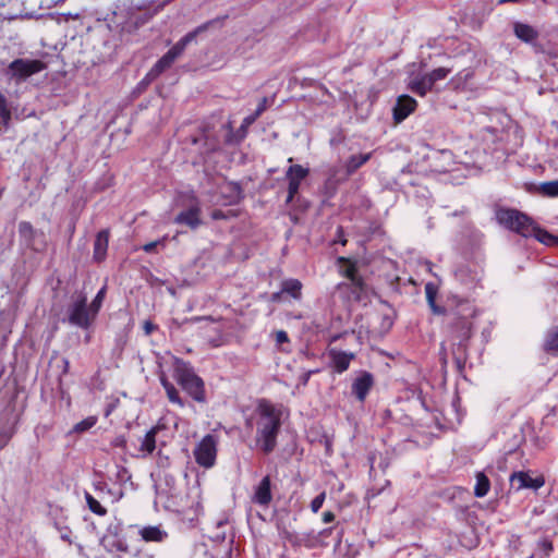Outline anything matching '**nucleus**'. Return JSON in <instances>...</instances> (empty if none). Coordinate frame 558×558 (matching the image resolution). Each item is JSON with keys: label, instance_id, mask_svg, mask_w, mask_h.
I'll use <instances>...</instances> for the list:
<instances>
[{"label": "nucleus", "instance_id": "nucleus-14", "mask_svg": "<svg viewBox=\"0 0 558 558\" xmlns=\"http://www.w3.org/2000/svg\"><path fill=\"white\" fill-rule=\"evenodd\" d=\"M101 544L105 547V549L110 553H126L129 550L126 541L123 537H121L117 532L111 533L110 530L101 538Z\"/></svg>", "mask_w": 558, "mask_h": 558}, {"label": "nucleus", "instance_id": "nucleus-8", "mask_svg": "<svg viewBox=\"0 0 558 558\" xmlns=\"http://www.w3.org/2000/svg\"><path fill=\"white\" fill-rule=\"evenodd\" d=\"M345 277L350 280L348 283H339L337 286V290L341 293H347L350 291L349 300L353 299L355 301L361 300L362 294L365 291V286L363 279L357 275L354 266H350L345 269Z\"/></svg>", "mask_w": 558, "mask_h": 558}, {"label": "nucleus", "instance_id": "nucleus-12", "mask_svg": "<svg viewBox=\"0 0 558 558\" xmlns=\"http://www.w3.org/2000/svg\"><path fill=\"white\" fill-rule=\"evenodd\" d=\"M416 100L408 95H402L398 98L393 108V118L397 122L403 121L414 111Z\"/></svg>", "mask_w": 558, "mask_h": 558}, {"label": "nucleus", "instance_id": "nucleus-40", "mask_svg": "<svg viewBox=\"0 0 558 558\" xmlns=\"http://www.w3.org/2000/svg\"><path fill=\"white\" fill-rule=\"evenodd\" d=\"M539 548L548 556L553 551V543L549 539L544 538L539 542Z\"/></svg>", "mask_w": 558, "mask_h": 558}, {"label": "nucleus", "instance_id": "nucleus-19", "mask_svg": "<svg viewBox=\"0 0 558 558\" xmlns=\"http://www.w3.org/2000/svg\"><path fill=\"white\" fill-rule=\"evenodd\" d=\"M159 427H151L140 440V452L143 457L149 456L156 449V435Z\"/></svg>", "mask_w": 558, "mask_h": 558}, {"label": "nucleus", "instance_id": "nucleus-4", "mask_svg": "<svg viewBox=\"0 0 558 558\" xmlns=\"http://www.w3.org/2000/svg\"><path fill=\"white\" fill-rule=\"evenodd\" d=\"M86 302L87 299L83 293L73 295L72 302L66 310L68 319L71 325L87 329L94 322L96 315L87 306Z\"/></svg>", "mask_w": 558, "mask_h": 558}, {"label": "nucleus", "instance_id": "nucleus-36", "mask_svg": "<svg viewBox=\"0 0 558 558\" xmlns=\"http://www.w3.org/2000/svg\"><path fill=\"white\" fill-rule=\"evenodd\" d=\"M325 498H326V494L325 492L320 493L318 496H316L312 502H311V509L314 513L318 512L319 509L322 508L324 501H325Z\"/></svg>", "mask_w": 558, "mask_h": 558}, {"label": "nucleus", "instance_id": "nucleus-33", "mask_svg": "<svg viewBox=\"0 0 558 558\" xmlns=\"http://www.w3.org/2000/svg\"><path fill=\"white\" fill-rule=\"evenodd\" d=\"M19 233L26 241H31L34 238L35 230L28 221H22L19 225Z\"/></svg>", "mask_w": 558, "mask_h": 558}, {"label": "nucleus", "instance_id": "nucleus-29", "mask_svg": "<svg viewBox=\"0 0 558 558\" xmlns=\"http://www.w3.org/2000/svg\"><path fill=\"white\" fill-rule=\"evenodd\" d=\"M85 499L87 502V506L89 510L98 515H105L107 513V510L105 507L100 505V502L95 499L90 494H85Z\"/></svg>", "mask_w": 558, "mask_h": 558}, {"label": "nucleus", "instance_id": "nucleus-35", "mask_svg": "<svg viewBox=\"0 0 558 558\" xmlns=\"http://www.w3.org/2000/svg\"><path fill=\"white\" fill-rule=\"evenodd\" d=\"M96 422H97L96 417L89 416V417L78 422L74 426V430L77 432V433H82V432L88 430L89 428H92L96 424Z\"/></svg>", "mask_w": 558, "mask_h": 558}, {"label": "nucleus", "instance_id": "nucleus-32", "mask_svg": "<svg viewBox=\"0 0 558 558\" xmlns=\"http://www.w3.org/2000/svg\"><path fill=\"white\" fill-rule=\"evenodd\" d=\"M106 291H107V287L104 286L96 294V296L94 298V300L92 301L90 305H89V308L92 310V312L97 316L101 305H102V302H104V299L106 296Z\"/></svg>", "mask_w": 558, "mask_h": 558}, {"label": "nucleus", "instance_id": "nucleus-41", "mask_svg": "<svg viewBox=\"0 0 558 558\" xmlns=\"http://www.w3.org/2000/svg\"><path fill=\"white\" fill-rule=\"evenodd\" d=\"M289 341V338H288V333L283 330H279L276 332V342L277 344H282L284 342H288Z\"/></svg>", "mask_w": 558, "mask_h": 558}, {"label": "nucleus", "instance_id": "nucleus-18", "mask_svg": "<svg viewBox=\"0 0 558 558\" xmlns=\"http://www.w3.org/2000/svg\"><path fill=\"white\" fill-rule=\"evenodd\" d=\"M513 32L520 40L526 44H533L538 37V32L534 27L520 22L514 23Z\"/></svg>", "mask_w": 558, "mask_h": 558}, {"label": "nucleus", "instance_id": "nucleus-17", "mask_svg": "<svg viewBox=\"0 0 558 558\" xmlns=\"http://www.w3.org/2000/svg\"><path fill=\"white\" fill-rule=\"evenodd\" d=\"M330 357H331L332 367L338 373H343L344 371H347L349 368L350 362L354 359V354L343 352V351L331 350Z\"/></svg>", "mask_w": 558, "mask_h": 558}, {"label": "nucleus", "instance_id": "nucleus-10", "mask_svg": "<svg viewBox=\"0 0 558 558\" xmlns=\"http://www.w3.org/2000/svg\"><path fill=\"white\" fill-rule=\"evenodd\" d=\"M544 483L545 481L542 476L532 477L529 473L522 471L515 472L510 476V484L517 490L524 488H532L536 490L541 488Z\"/></svg>", "mask_w": 558, "mask_h": 558}, {"label": "nucleus", "instance_id": "nucleus-38", "mask_svg": "<svg viewBox=\"0 0 558 558\" xmlns=\"http://www.w3.org/2000/svg\"><path fill=\"white\" fill-rule=\"evenodd\" d=\"M167 240V236H163L162 239L158 240V241H153V242H149V243H146L145 245H143V250L146 252V253H151L155 251V248L157 247V245H163L165 242Z\"/></svg>", "mask_w": 558, "mask_h": 558}, {"label": "nucleus", "instance_id": "nucleus-42", "mask_svg": "<svg viewBox=\"0 0 558 558\" xmlns=\"http://www.w3.org/2000/svg\"><path fill=\"white\" fill-rule=\"evenodd\" d=\"M158 76H151L150 75V70L148 71V73L145 75V77L141 81L140 85L143 86V87H146L147 85H149L153 81H155Z\"/></svg>", "mask_w": 558, "mask_h": 558}, {"label": "nucleus", "instance_id": "nucleus-50", "mask_svg": "<svg viewBox=\"0 0 558 558\" xmlns=\"http://www.w3.org/2000/svg\"><path fill=\"white\" fill-rule=\"evenodd\" d=\"M330 532H331V529H326V530H324V531L322 532V534H323V535H328V534H330Z\"/></svg>", "mask_w": 558, "mask_h": 558}, {"label": "nucleus", "instance_id": "nucleus-31", "mask_svg": "<svg viewBox=\"0 0 558 558\" xmlns=\"http://www.w3.org/2000/svg\"><path fill=\"white\" fill-rule=\"evenodd\" d=\"M451 68L441 66L433 70L432 72L425 74L428 78H430V83L434 85L437 81L444 80L447 77L449 73H451Z\"/></svg>", "mask_w": 558, "mask_h": 558}, {"label": "nucleus", "instance_id": "nucleus-44", "mask_svg": "<svg viewBox=\"0 0 558 558\" xmlns=\"http://www.w3.org/2000/svg\"><path fill=\"white\" fill-rule=\"evenodd\" d=\"M335 520V514L331 511H326L323 513V521L325 523H329Z\"/></svg>", "mask_w": 558, "mask_h": 558}, {"label": "nucleus", "instance_id": "nucleus-51", "mask_svg": "<svg viewBox=\"0 0 558 558\" xmlns=\"http://www.w3.org/2000/svg\"><path fill=\"white\" fill-rule=\"evenodd\" d=\"M308 377H310V374H307L306 376H304V383H306V381H307Z\"/></svg>", "mask_w": 558, "mask_h": 558}, {"label": "nucleus", "instance_id": "nucleus-1", "mask_svg": "<svg viewBox=\"0 0 558 558\" xmlns=\"http://www.w3.org/2000/svg\"><path fill=\"white\" fill-rule=\"evenodd\" d=\"M281 415V410L266 400H262L255 410L256 445L265 453H270L277 446Z\"/></svg>", "mask_w": 558, "mask_h": 558}, {"label": "nucleus", "instance_id": "nucleus-25", "mask_svg": "<svg viewBox=\"0 0 558 558\" xmlns=\"http://www.w3.org/2000/svg\"><path fill=\"white\" fill-rule=\"evenodd\" d=\"M532 236L545 245H555L558 243V239L556 236H554L550 233H548L547 231L541 229L536 223H535V232H533L530 238H532Z\"/></svg>", "mask_w": 558, "mask_h": 558}, {"label": "nucleus", "instance_id": "nucleus-2", "mask_svg": "<svg viewBox=\"0 0 558 558\" xmlns=\"http://www.w3.org/2000/svg\"><path fill=\"white\" fill-rule=\"evenodd\" d=\"M173 377L183 390H185L195 401H205L204 381L195 374L193 367L189 363L175 359Z\"/></svg>", "mask_w": 558, "mask_h": 558}, {"label": "nucleus", "instance_id": "nucleus-23", "mask_svg": "<svg viewBox=\"0 0 558 558\" xmlns=\"http://www.w3.org/2000/svg\"><path fill=\"white\" fill-rule=\"evenodd\" d=\"M160 383H161L163 389L166 390L169 401L174 404H178L179 407L182 408L184 405V403H183L182 399L180 398L179 392L175 389V387L170 381H168L163 376L160 378Z\"/></svg>", "mask_w": 558, "mask_h": 558}, {"label": "nucleus", "instance_id": "nucleus-20", "mask_svg": "<svg viewBox=\"0 0 558 558\" xmlns=\"http://www.w3.org/2000/svg\"><path fill=\"white\" fill-rule=\"evenodd\" d=\"M109 234L108 231L102 230L98 232L94 242V258L101 262L107 254Z\"/></svg>", "mask_w": 558, "mask_h": 558}, {"label": "nucleus", "instance_id": "nucleus-37", "mask_svg": "<svg viewBox=\"0 0 558 558\" xmlns=\"http://www.w3.org/2000/svg\"><path fill=\"white\" fill-rule=\"evenodd\" d=\"M426 298L428 300V303L433 307L435 312H437V308L435 306V290L432 283H427L425 287Z\"/></svg>", "mask_w": 558, "mask_h": 558}, {"label": "nucleus", "instance_id": "nucleus-15", "mask_svg": "<svg viewBox=\"0 0 558 558\" xmlns=\"http://www.w3.org/2000/svg\"><path fill=\"white\" fill-rule=\"evenodd\" d=\"M201 208L197 205L191 206L187 210L180 213L174 221L179 225L189 226L192 229L197 228L202 220L199 218Z\"/></svg>", "mask_w": 558, "mask_h": 558}, {"label": "nucleus", "instance_id": "nucleus-24", "mask_svg": "<svg viewBox=\"0 0 558 558\" xmlns=\"http://www.w3.org/2000/svg\"><path fill=\"white\" fill-rule=\"evenodd\" d=\"M302 283L298 279H288L282 282V292L290 294L295 300L301 298Z\"/></svg>", "mask_w": 558, "mask_h": 558}, {"label": "nucleus", "instance_id": "nucleus-52", "mask_svg": "<svg viewBox=\"0 0 558 558\" xmlns=\"http://www.w3.org/2000/svg\"><path fill=\"white\" fill-rule=\"evenodd\" d=\"M428 270H430V263H426Z\"/></svg>", "mask_w": 558, "mask_h": 558}, {"label": "nucleus", "instance_id": "nucleus-46", "mask_svg": "<svg viewBox=\"0 0 558 558\" xmlns=\"http://www.w3.org/2000/svg\"><path fill=\"white\" fill-rule=\"evenodd\" d=\"M70 536H71V531L70 530L65 529L64 531H61V538L63 541H66V542L71 543Z\"/></svg>", "mask_w": 558, "mask_h": 558}, {"label": "nucleus", "instance_id": "nucleus-48", "mask_svg": "<svg viewBox=\"0 0 558 558\" xmlns=\"http://www.w3.org/2000/svg\"><path fill=\"white\" fill-rule=\"evenodd\" d=\"M145 332L149 335L154 329V325L150 322H146L144 325Z\"/></svg>", "mask_w": 558, "mask_h": 558}, {"label": "nucleus", "instance_id": "nucleus-28", "mask_svg": "<svg viewBox=\"0 0 558 558\" xmlns=\"http://www.w3.org/2000/svg\"><path fill=\"white\" fill-rule=\"evenodd\" d=\"M545 350L558 353V326L547 332Z\"/></svg>", "mask_w": 558, "mask_h": 558}, {"label": "nucleus", "instance_id": "nucleus-43", "mask_svg": "<svg viewBox=\"0 0 558 558\" xmlns=\"http://www.w3.org/2000/svg\"><path fill=\"white\" fill-rule=\"evenodd\" d=\"M202 512V505L199 501H196L193 506V517H189V520H193L194 518L198 517Z\"/></svg>", "mask_w": 558, "mask_h": 558}, {"label": "nucleus", "instance_id": "nucleus-5", "mask_svg": "<svg viewBox=\"0 0 558 558\" xmlns=\"http://www.w3.org/2000/svg\"><path fill=\"white\" fill-rule=\"evenodd\" d=\"M45 68V63L40 60L21 58L13 60L9 64L5 74L9 80L20 84L32 75L41 72Z\"/></svg>", "mask_w": 558, "mask_h": 558}, {"label": "nucleus", "instance_id": "nucleus-21", "mask_svg": "<svg viewBox=\"0 0 558 558\" xmlns=\"http://www.w3.org/2000/svg\"><path fill=\"white\" fill-rule=\"evenodd\" d=\"M409 87L413 93L420 96H425L433 88V84L430 83V78L423 75L412 80Z\"/></svg>", "mask_w": 558, "mask_h": 558}, {"label": "nucleus", "instance_id": "nucleus-39", "mask_svg": "<svg viewBox=\"0 0 558 558\" xmlns=\"http://www.w3.org/2000/svg\"><path fill=\"white\" fill-rule=\"evenodd\" d=\"M0 119L2 124L8 128L11 120V111L7 105L3 107V109H0Z\"/></svg>", "mask_w": 558, "mask_h": 558}, {"label": "nucleus", "instance_id": "nucleus-9", "mask_svg": "<svg viewBox=\"0 0 558 558\" xmlns=\"http://www.w3.org/2000/svg\"><path fill=\"white\" fill-rule=\"evenodd\" d=\"M308 174V169L301 165L289 167L286 177L289 181L287 203H290L295 194L299 192L302 180Z\"/></svg>", "mask_w": 558, "mask_h": 558}, {"label": "nucleus", "instance_id": "nucleus-27", "mask_svg": "<svg viewBox=\"0 0 558 558\" xmlns=\"http://www.w3.org/2000/svg\"><path fill=\"white\" fill-rule=\"evenodd\" d=\"M63 1L64 0H24V3L27 4L31 10H35L36 8L48 10Z\"/></svg>", "mask_w": 558, "mask_h": 558}, {"label": "nucleus", "instance_id": "nucleus-45", "mask_svg": "<svg viewBox=\"0 0 558 558\" xmlns=\"http://www.w3.org/2000/svg\"><path fill=\"white\" fill-rule=\"evenodd\" d=\"M134 556L135 558H154L153 554L145 550H137Z\"/></svg>", "mask_w": 558, "mask_h": 558}, {"label": "nucleus", "instance_id": "nucleus-26", "mask_svg": "<svg viewBox=\"0 0 558 558\" xmlns=\"http://www.w3.org/2000/svg\"><path fill=\"white\" fill-rule=\"evenodd\" d=\"M369 158H371V154H362V155L351 156L347 162L348 172L349 173L354 172L361 166H363L365 162H367Z\"/></svg>", "mask_w": 558, "mask_h": 558}, {"label": "nucleus", "instance_id": "nucleus-3", "mask_svg": "<svg viewBox=\"0 0 558 558\" xmlns=\"http://www.w3.org/2000/svg\"><path fill=\"white\" fill-rule=\"evenodd\" d=\"M496 219L500 226L523 238H530L535 232V222L517 209L500 208L496 211Z\"/></svg>", "mask_w": 558, "mask_h": 558}, {"label": "nucleus", "instance_id": "nucleus-13", "mask_svg": "<svg viewBox=\"0 0 558 558\" xmlns=\"http://www.w3.org/2000/svg\"><path fill=\"white\" fill-rule=\"evenodd\" d=\"M374 379L372 374L364 372L352 384V392L360 401H364L368 391L373 387Z\"/></svg>", "mask_w": 558, "mask_h": 558}, {"label": "nucleus", "instance_id": "nucleus-6", "mask_svg": "<svg viewBox=\"0 0 558 558\" xmlns=\"http://www.w3.org/2000/svg\"><path fill=\"white\" fill-rule=\"evenodd\" d=\"M201 29L202 28H197L196 31L186 34L172 48H170L168 52L162 56L150 69V75L159 76L162 72L169 69L173 62L182 54L187 44L194 40L198 31Z\"/></svg>", "mask_w": 558, "mask_h": 558}, {"label": "nucleus", "instance_id": "nucleus-47", "mask_svg": "<svg viewBox=\"0 0 558 558\" xmlns=\"http://www.w3.org/2000/svg\"><path fill=\"white\" fill-rule=\"evenodd\" d=\"M230 190L232 192V195H231V201H232L239 196V189H238V186L231 184Z\"/></svg>", "mask_w": 558, "mask_h": 558}, {"label": "nucleus", "instance_id": "nucleus-30", "mask_svg": "<svg viewBox=\"0 0 558 558\" xmlns=\"http://www.w3.org/2000/svg\"><path fill=\"white\" fill-rule=\"evenodd\" d=\"M266 101V98H263L256 111L243 119L242 128H247L256 121V119L265 111Z\"/></svg>", "mask_w": 558, "mask_h": 558}, {"label": "nucleus", "instance_id": "nucleus-49", "mask_svg": "<svg viewBox=\"0 0 558 558\" xmlns=\"http://www.w3.org/2000/svg\"><path fill=\"white\" fill-rule=\"evenodd\" d=\"M7 105V99L5 97L0 94V109H3V107Z\"/></svg>", "mask_w": 558, "mask_h": 558}, {"label": "nucleus", "instance_id": "nucleus-22", "mask_svg": "<svg viewBox=\"0 0 558 558\" xmlns=\"http://www.w3.org/2000/svg\"><path fill=\"white\" fill-rule=\"evenodd\" d=\"M489 488H490V482H489L488 477L482 472L477 473L476 474V483H475V487H474V495L477 498L485 497L488 494Z\"/></svg>", "mask_w": 558, "mask_h": 558}, {"label": "nucleus", "instance_id": "nucleus-7", "mask_svg": "<svg viewBox=\"0 0 558 558\" xmlns=\"http://www.w3.org/2000/svg\"><path fill=\"white\" fill-rule=\"evenodd\" d=\"M218 438L213 434H207L194 448V458L196 463L204 468L210 469L216 463Z\"/></svg>", "mask_w": 558, "mask_h": 558}, {"label": "nucleus", "instance_id": "nucleus-34", "mask_svg": "<svg viewBox=\"0 0 558 558\" xmlns=\"http://www.w3.org/2000/svg\"><path fill=\"white\" fill-rule=\"evenodd\" d=\"M542 194L550 197L558 196V181L545 182L541 185Z\"/></svg>", "mask_w": 558, "mask_h": 558}, {"label": "nucleus", "instance_id": "nucleus-11", "mask_svg": "<svg viewBox=\"0 0 558 558\" xmlns=\"http://www.w3.org/2000/svg\"><path fill=\"white\" fill-rule=\"evenodd\" d=\"M272 500L270 477L266 475L254 488L252 501L256 505L268 507Z\"/></svg>", "mask_w": 558, "mask_h": 558}, {"label": "nucleus", "instance_id": "nucleus-16", "mask_svg": "<svg viewBox=\"0 0 558 558\" xmlns=\"http://www.w3.org/2000/svg\"><path fill=\"white\" fill-rule=\"evenodd\" d=\"M142 539L149 543H162L168 538V533L160 525H147L140 529Z\"/></svg>", "mask_w": 558, "mask_h": 558}]
</instances>
